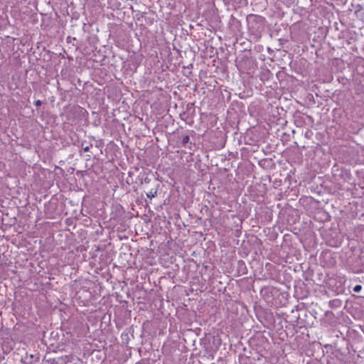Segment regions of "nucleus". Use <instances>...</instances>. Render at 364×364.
Masks as SVG:
<instances>
[{"label":"nucleus","instance_id":"2","mask_svg":"<svg viewBox=\"0 0 364 364\" xmlns=\"http://www.w3.org/2000/svg\"><path fill=\"white\" fill-rule=\"evenodd\" d=\"M189 141V136H186L183 138V143H187Z\"/></svg>","mask_w":364,"mask_h":364},{"label":"nucleus","instance_id":"5","mask_svg":"<svg viewBox=\"0 0 364 364\" xmlns=\"http://www.w3.org/2000/svg\"><path fill=\"white\" fill-rule=\"evenodd\" d=\"M147 196H148L149 198H154V194H152L151 193H147Z\"/></svg>","mask_w":364,"mask_h":364},{"label":"nucleus","instance_id":"1","mask_svg":"<svg viewBox=\"0 0 364 364\" xmlns=\"http://www.w3.org/2000/svg\"><path fill=\"white\" fill-rule=\"evenodd\" d=\"M362 289V286L361 285H355L354 287H353V291L354 292H356V293H358L361 291Z\"/></svg>","mask_w":364,"mask_h":364},{"label":"nucleus","instance_id":"3","mask_svg":"<svg viewBox=\"0 0 364 364\" xmlns=\"http://www.w3.org/2000/svg\"><path fill=\"white\" fill-rule=\"evenodd\" d=\"M35 105L38 107L40 105H41V100H37L35 102Z\"/></svg>","mask_w":364,"mask_h":364},{"label":"nucleus","instance_id":"4","mask_svg":"<svg viewBox=\"0 0 364 364\" xmlns=\"http://www.w3.org/2000/svg\"><path fill=\"white\" fill-rule=\"evenodd\" d=\"M84 151H88L90 150V146H87L83 147Z\"/></svg>","mask_w":364,"mask_h":364}]
</instances>
